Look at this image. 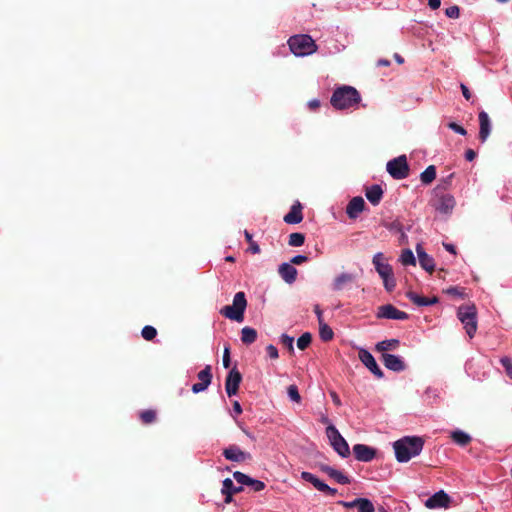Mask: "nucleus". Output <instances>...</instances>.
Returning a JSON list of instances; mask_svg holds the SVG:
<instances>
[{"instance_id": "1", "label": "nucleus", "mask_w": 512, "mask_h": 512, "mask_svg": "<svg viewBox=\"0 0 512 512\" xmlns=\"http://www.w3.org/2000/svg\"><path fill=\"white\" fill-rule=\"evenodd\" d=\"M424 441L421 437L406 436L394 442L393 448L398 462H408L420 454Z\"/></svg>"}, {"instance_id": "2", "label": "nucleus", "mask_w": 512, "mask_h": 512, "mask_svg": "<svg viewBox=\"0 0 512 512\" xmlns=\"http://www.w3.org/2000/svg\"><path fill=\"white\" fill-rule=\"evenodd\" d=\"M457 318L462 323L467 335L472 338L477 331V309L474 303L459 306Z\"/></svg>"}, {"instance_id": "3", "label": "nucleus", "mask_w": 512, "mask_h": 512, "mask_svg": "<svg viewBox=\"0 0 512 512\" xmlns=\"http://www.w3.org/2000/svg\"><path fill=\"white\" fill-rule=\"evenodd\" d=\"M429 205L435 212L446 215L448 212V183L441 179L440 183L433 189Z\"/></svg>"}, {"instance_id": "4", "label": "nucleus", "mask_w": 512, "mask_h": 512, "mask_svg": "<svg viewBox=\"0 0 512 512\" xmlns=\"http://www.w3.org/2000/svg\"><path fill=\"white\" fill-rule=\"evenodd\" d=\"M247 307V300L244 292H237L233 298V304L224 306L220 313L230 319L237 322H242L244 319V312Z\"/></svg>"}, {"instance_id": "5", "label": "nucleus", "mask_w": 512, "mask_h": 512, "mask_svg": "<svg viewBox=\"0 0 512 512\" xmlns=\"http://www.w3.org/2000/svg\"><path fill=\"white\" fill-rule=\"evenodd\" d=\"M326 434L333 449L343 458L350 455L349 445L334 425L326 428Z\"/></svg>"}, {"instance_id": "6", "label": "nucleus", "mask_w": 512, "mask_h": 512, "mask_svg": "<svg viewBox=\"0 0 512 512\" xmlns=\"http://www.w3.org/2000/svg\"><path fill=\"white\" fill-rule=\"evenodd\" d=\"M388 173L397 180L406 178L409 175V166L405 155L390 160L387 163Z\"/></svg>"}, {"instance_id": "7", "label": "nucleus", "mask_w": 512, "mask_h": 512, "mask_svg": "<svg viewBox=\"0 0 512 512\" xmlns=\"http://www.w3.org/2000/svg\"><path fill=\"white\" fill-rule=\"evenodd\" d=\"M376 316L379 319L384 318L394 320H406L409 318V315L406 312L397 309L392 304L379 306Z\"/></svg>"}, {"instance_id": "8", "label": "nucleus", "mask_w": 512, "mask_h": 512, "mask_svg": "<svg viewBox=\"0 0 512 512\" xmlns=\"http://www.w3.org/2000/svg\"><path fill=\"white\" fill-rule=\"evenodd\" d=\"M360 361L367 367V369L377 378H383L384 373L378 366L373 355L366 349H360L358 353Z\"/></svg>"}, {"instance_id": "9", "label": "nucleus", "mask_w": 512, "mask_h": 512, "mask_svg": "<svg viewBox=\"0 0 512 512\" xmlns=\"http://www.w3.org/2000/svg\"><path fill=\"white\" fill-rule=\"evenodd\" d=\"M241 381V373L236 368L231 369L225 380V390L229 397L238 393Z\"/></svg>"}, {"instance_id": "10", "label": "nucleus", "mask_w": 512, "mask_h": 512, "mask_svg": "<svg viewBox=\"0 0 512 512\" xmlns=\"http://www.w3.org/2000/svg\"><path fill=\"white\" fill-rule=\"evenodd\" d=\"M223 456L225 459L232 462H245L252 458L251 454L241 450L237 445H230L223 450Z\"/></svg>"}, {"instance_id": "11", "label": "nucleus", "mask_w": 512, "mask_h": 512, "mask_svg": "<svg viewBox=\"0 0 512 512\" xmlns=\"http://www.w3.org/2000/svg\"><path fill=\"white\" fill-rule=\"evenodd\" d=\"M353 454L358 461L370 462L375 458L377 450L365 444H355Z\"/></svg>"}, {"instance_id": "12", "label": "nucleus", "mask_w": 512, "mask_h": 512, "mask_svg": "<svg viewBox=\"0 0 512 512\" xmlns=\"http://www.w3.org/2000/svg\"><path fill=\"white\" fill-rule=\"evenodd\" d=\"M381 360L387 369L392 370L394 372H401L406 369V364L400 356L389 353H383L381 356Z\"/></svg>"}, {"instance_id": "13", "label": "nucleus", "mask_w": 512, "mask_h": 512, "mask_svg": "<svg viewBox=\"0 0 512 512\" xmlns=\"http://www.w3.org/2000/svg\"><path fill=\"white\" fill-rule=\"evenodd\" d=\"M428 509L448 508V494L444 490H440L425 501Z\"/></svg>"}, {"instance_id": "14", "label": "nucleus", "mask_w": 512, "mask_h": 512, "mask_svg": "<svg viewBox=\"0 0 512 512\" xmlns=\"http://www.w3.org/2000/svg\"><path fill=\"white\" fill-rule=\"evenodd\" d=\"M364 208V199L360 196H357L349 201L346 207V213L350 219H356L359 216V214L364 210Z\"/></svg>"}, {"instance_id": "15", "label": "nucleus", "mask_w": 512, "mask_h": 512, "mask_svg": "<svg viewBox=\"0 0 512 512\" xmlns=\"http://www.w3.org/2000/svg\"><path fill=\"white\" fill-rule=\"evenodd\" d=\"M318 467L322 472L326 473L330 478L334 479L339 484L345 485L350 484L351 482L348 476L344 475L342 472L334 469L331 466L319 463Z\"/></svg>"}, {"instance_id": "16", "label": "nucleus", "mask_w": 512, "mask_h": 512, "mask_svg": "<svg viewBox=\"0 0 512 512\" xmlns=\"http://www.w3.org/2000/svg\"><path fill=\"white\" fill-rule=\"evenodd\" d=\"M373 264L381 278L393 273L392 267L388 263L384 262V255L381 252H378L373 256Z\"/></svg>"}, {"instance_id": "17", "label": "nucleus", "mask_w": 512, "mask_h": 512, "mask_svg": "<svg viewBox=\"0 0 512 512\" xmlns=\"http://www.w3.org/2000/svg\"><path fill=\"white\" fill-rule=\"evenodd\" d=\"M281 278L288 284L295 282L297 269L291 263H282L278 269Z\"/></svg>"}, {"instance_id": "18", "label": "nucleus", "mask_w": 512, "mask_h": 512, "mask_svg": "<svg viewBox=\"0 0 512 512\" xmlns=\"http://www.w3.org/2000/svg\"><path fill=\"white\" fill-rule=\"evenodd\" d=\"M284 222L287 224H298L303 220L302 206L300 202L292 205L290 211L284 216Z\"/></svg>"}, {"instance_id": "19", "label": "nucleus", "mask_w": 512, "mask_h": 512, "mask_svg": "<svg viewBox=\"0 0 512 512\" xmlns=\"http://www.w3.org/2000/svg\"><path fill=\"white\" fill-rule=\"evenodd\" d=\"M416 251L420 266L427 272L432 273L434 271V260L424 251L420 245H417Z\"/></svg>"}, {"instance_id": "20", "label": "nucleus", "mask_w": 512, "mask_h": 512, "mask_svg": "<svg viewBox=\"0 0 512 512\" xmlns=\"http://www.w3.org/2000/svg\"><path fill=\"white\" fill-rule=\"evenodd\" d=\"M365 196L372 205L376 206L383 197V189L380 185L374 184L366 188Z\"/></svg>"}, {"instance_id": "21", "label": "nucleus", "mask_w": 512, "mask_h": 512, "mask_svg": "<svg viewBox=\"0 0 512 512\" xmlns=\"http://www.w3.org/2000/svg\"><path fill=\"white\" fill-rule=\"evenodd\" d=\"M450 438L453 440V442L461 447L467 446L472 438L471 436L459 429H456L450 433Z\"/></svg>"}, {"instance_id": "22", "label": "nucleus", "mask_w": 512, "mask_h": 512, "mask_svg": "<svg viewBox=\"0 0 512 512\" xmlns=\"http://www.w3.org/2000/svg\"><path fill=\"white\" fill-rule=\"evenodd\" d=\"M399 345L400 341L398 339L383 340L375 345V351L383 354L387 353V351L397 349Z\"/></svg>"}, {"instance_id": "23", "label": "nucleus", "mask_w": 512, "mask_h": 512, "mask_svg": "<svg viewBox=\"0 0 512 512\" xmlns=\"http://www.w3.org/2000/svg\"><path fill=\"white\" fill-rule=\"evenodd\" d=\"M355 280V277L349 273H342L334 279L333 282V290L340 291L347 284L352 283Z\"/></svg>"}, {"instance_id": "24", "label": "nucleus", "mask_w": 512, "mask_h": 512, "mask_svg": "<svg viewBox=\"0 0 512 512\" xmlns=\"http://www.w3.org/2000/svg\"><path fill=\"white\" fill-rule=\"evenodd\" d=\"M408 298L417 306H428L437 302V298H427L424 296H420L415 292H408Z\"/></svg>"}, {"instance_id": "25", "label": "nucleus", "mask_w": 512, "mask_h": 512, "mask_svg": "<svg viewBox=\"0 0 512 512\" xmlns=\"http://www.w3.org/2000/svg\"><path fill=\"white\" fill-rule=\"evenodd\" d=\"M257 339V331L252 327H244L241 330V341L246 344L250 345L254 343Z\"/></svg>"}, {"instance_id": "26", "label": "nucleus", "mask_w": 512, "mask_h": 512, "mask_svg": "<svg viewBox=\"0 0 512 512\" xmlns=\"http://www.w3.org/2000/svg\"><path fill=\"white\" fill-rule=\"evenodd\" d=\"M436 178V168L434 165L428 166L421 174H420V180L423 184L429 185L431 184Z\"/></svg>"}, {"instance_id": "27", "label": "nucleus", "mask_w": 512, "mask_h": 512, "mask_svg": "<svg viewBox=\"0 0 512 512\" xmlns=\"http://www.w3.org/2000/svg\"><path fill=\"white\" fill-rule=\"evenodd\" d=\"M301 478L304 481L311 483L319 491L324 487V484H325L323 481L318 479L315 475H313L310 472H306V471L302 472Z\"/></svg>"}, {"instance_id": "28", "label": "nucleus", "mask_w": 512, "mask_h": 512, "mask_svg": "<svg viewBox=\"0 0 512 512\" xmlns=\"http://www.w3.org/2000/svg\"><path fill=\"white\" fill-rule=\"evenodd\" d=\"M139 418L145 425L152 424L156 421L157 413L153 409L144 410L140 412Z\"/></svg>"}, {"instance_id": "29", "label": "nucleus", "mask_w": 512, "mask_h": 512, "mask_svg": "<svg viewBox=\"0 0 512 512\" xmlns=\"http://www.w3.org/2000/svg\"><path fill=\"white\" fill-rule=\"evenodd\" d=\"M319 335L323 341L328 342L333 339L334 333L329 325L325 322H321L319 323Z\"/></svg>"}, {"instance_id": "30", "label": "nucleus", "mask_w": 512, "mask_h": 512, "mask_svg": "<svg viewBox=\"0 0 512 512\" xmlns=\"http://www.w3.org/2000/svg\"><path fill=\"white\" fill-rule=\"evenodd\" d=\"M197 377L199 379V382L206 386H209L212 380L211 366H205V368L197 374Z\"/></svg>"}, {"instance_id": "31", "label": "nucleus", "mask_w": 512, "mask_h": 512, "mask_svg": "<svg viewBox=\"0 0 512 512\" xmlns=\"http://www.w3.org/2000/svg\"><path fill=\"white\" fill-rule=\"evenodd\" d=\"M305 242V235L303 233L294 232L289 235L288 244L292 247L302 246Z\"/></svg>"}, {"instance_id": "32", "label": "nucleus", "mask_w": 512, "mask_h": 512, "mask_svg": "<svg viewBox=\"0 0 512 512\" xmlns=\"http://www.w3.org/2000/svg\"><path fill=\"white\" fill-rule=\"evenodd\" d=\"M242 491H243V487L242 486L236 487L230 478H226L223 481V486H222L221 492H232V494H237Z\"/></svg>"}, {"instance_id": "33", "label": "nucleus", "mask_w": 512, "mask_h": 512, "mask_svg": "<svg viewBox=\"0 0 512 512\" xmlns=\"http://www.w3.org/2000/svg\"><path fill=\"white\" fill-rule=\"evenodd\" d=\"M312 342V335L309 332L303 333L297 340V347L305 350Z\"/></svg>"}, {"instance_id": "34", "label": "nucleus", "mask_w": 512, "mask_h": 512, "mask_svg": "<svg viewBox=\"0 0 512 512\" xmlns=\"http://www.w3.org/2000/svg\"><path fill=\"white\" fill-rule=\"evenodd\" d=\"M400 260L403 265H415L416 263L414 254L410 249H406L402 252Z\"/></svg>"}, {"instance_id": "35", "label": "nucleus", "mask_w": 512, "mask_h": 512, "mask_svg": "<svg viewBox=\"0 0 512 512\" xmlns=\"http://www.w3.org/2000/svg\"><path fill=\"white\" fill-rule=\"evenodd\" d=\"M244 236H245V239L246 241L249 243V250L253 253V254H259L261 252L260 250V247L259 245L253 240V237H252V234L245 230L244 231Z\"/></svg>"}, {"instance_id": "36", "label": "nucleus", "mask_w": 512, "mask_h": 512, "mask_svg": "<svg viewBox=\"0 0 512 512\" xmlns=\"http://www.w3.org/2000/svg\"><path fill=\"white\" fill-rule=\"evenodd\" d=\"M142 337L147 341H152L157 336V330L153 326L146 325L141 331Z\"/></svg>"}, {"instance_id": "37", "label": "nucleus", "mask_w": 512, "mask_h": 512, "mask_svg": "<svg viewBox=\"0 0 512 512\" xmlns=\"http://www.w3.org/2000/svg\"><path fill=\"white\" fill-rule=\"evenodd\" d=\"M358 512H375V508L371 500L363 498L357 507Z\"/></svg>"}, {"instance_id": "38", "label": "nucleus", "mask_w": 512, "mask_h": 512, "mask_svg": "<svg viewBox=\"0 0 512 512\" xmlns=\"http://www.w3.org/2000/svg\"><path fill=\"white\" fill-rule=\"evenodd\" d=\"M384 287L388 292H391L396 287V280L393 273L382 278Z\"/></svg>"}, {"instance_id": "39", "label": "nucleus", "mask_w": 512, "mask_h": 512, "mask_svg": "<svg viewBox=\"0 0 512 512\" xmlns=\"http://www.w3.org/2000/svg\"><path fill=\"white\" fill-rule=\"evenodd\" d=\"M287 393L292 401L297 403L301 401V396L296 385H290L287 389Z\"/></svg>"}, {"instance_id": "40", "label": "nucleus", "mask_w": 512, "mask_h": 512, "mask_svg": "<svg viewBox=\"0 0 512 512\" xmlns=\"http://www.w3.org/2000/svg\"><path fill=\"white\" fill-rule=\"evenodd\" d=\"M233 477L234 479L241 485H246L248 486L250 481H251V477L242 473V472H239V471H236L233 473Z\"/></svg>"}, {"instance_id": "41", "label": "nucleus", "mask_w": 512, "mask_h": 512, "mask_svg": "<svg viewBox=\"0 0 512 512\" xmlns=\"http://www.w3.org/2000/svg\"><path fill=\"white\" fill-rule=\"evenodd\" d=\"M363 498H356L353 501H338L337 504L343 506L346 509L357 508Z\"/></svg>"}, {"instance_id": "42", "label": "nucleus", "mask_w": 512, "mask_h": 512, "mask_svg": "<svg viewBox=\"0 0 512 512\" xmlns=\"http://www.w3.org/2000/svg\"><path fill=\"white\" fill-rule=\"evenodd\" d=\"M502 366L505 369L506 374L512 379V361L508 357H503L500 360Z\"/></svg>"}, {"instance_id": "43", "label": "nucleus", "mask_w": 512, "mask_h": 512, "mask_svg": "<svg viewBox=\"0 0 512 512\" xmlns=\"http://www.w3.org/2000/svg\"><path fill=\"white\" fill-rule=\"evenodd\" d=\"M293 342H294L293 337H290L287 334H282L281 343L291 352L294 350Z\"/></svg>"}, {"instance_id": "44", "label": "nucleus", "mask_w": 512, "mask_h": 512, "mask_svg": "<svg viewBox=\"0 0 512 512\" xmlns=\"http://www.w3.org/2000/svg\"><path fill=\"white\" fill-rule=\"evenodd\" d=\"M479 124H480V128H489L490 127V119L486 112H481L479 114Z\"/></svg>"}, {"instance_id": "45", "label": "nucleus", "mask_w": 512, "mask_h": 512, "mask_svg": "<svg viewBox=\"0 0 512 512\" xmlns=\"http://www.w3.org/2000/svg\"><path fill=\"white\" fill-rule=\"evenodd\" d=\"M248 486H250L254 491L258 492L265 488V483L260 480L251 478V481Z\"/></svg>"}, {"instance_id": "46", "label": "nucleus", "mask_w": 512, "mask_h": 512, "mask_svg": "<svg viewBox=\"0 0 512 512\" xmlns=\"http://www.w3.org/2000/svg\"><path fill=\"white\" fill-rule=\"evenodd\" d=\"M266 351H267L268 356L271 359H277L279 357L278 349L274 345H272V344H269L266 347Z\"/></svg>"}, {"instance_id": "47", "label": "nucleus", "mask_w": 512, "mask_h": 512, "mask_svg": "<svg viewBox=\"0 0 512 512\" xmlns=\"http://www.w3.org/2000/svg\"><path fill=\"white\" fill-rule=\"evenodd\" d=\"M308 261V257L305 255H296L293 258H291L290 263L294 265H300L304 262Z\"/></svg>"}, {"instance_id": "48", "label": "nucleus", "mask_w": 512, "mask_h": 512, "mask_svg": "<svg viewBox=\"0 0 512 512\" xmlns=\"http://www.w3.org/2000/svg\"><path fill=\"white\" fill-rule=\"evenodd\" d=\"M223 366L225 368H229V366H230V349H229V347H225V349H224Z\"/></svg>"}, {"instance_id": "49", "label": "nucleus", "mask_w": 512, "mask_h": 512, "mask_svg": "<svg viewBox=\"0 0 512 512\" xmlns=\"http://www.w3.org/2000/svg\"><path fill=\"white\" fill-rule=\"evenodd\" d=\"M466 295L465 293V290L464 289H459V288H450V296L452 297H464Z\"/></svg>"}, {"instance_id": "50", "label": "nucleus", "mask_w": 512, "mask_h": 512, "mask_svg": "<svg viewBox=\"0 0 512 512\" xmlns=\"http://www.w3.org/2000/svg\"><path fill=\"white\" fill-rule=\"evenodd\" d=\"M208 386L202 384L201 382H198V383H195L193 386H192V391L194 393H199V392H202L204 391L205 389H207Z\"/></svg>"}, {"instance_id": "51", "label": "nucleus", "mask_w": 512, "mask_h": 512, "mask_svg": "<svg viewBox=\"0 0 512 512\" xmlns=\"http://www.w3.org/2000/svg\"><path fill=\"white\" fill-rule=\"evenodd\" d=\"M208 386L202 384L201 382H198V383H195L193 386H192V391L194 393H199V392H202L204 391L205 389H207Z\"/></svg>"}, {"instance_id": "52", "label": "nucleus", "mask_w": 512, "mask_h": 512, "mask_svg": "<svg viewBox=\"0 0 512 512\" xmlns=\"http://www.w3.org/2000/svg\"><path fill=\"white\" fill-rule=\"evenodd\" d=\"M320 491L330 496H334L337 493V490L335 488H331L327 484H324V487Z\"/></svg>"}, {"instance_id": "53", "label": "nucleus", "mask_w": 512, "mask_h": 512, "mask_svg": "<svg viewBox=\"0 0 512 512\" xmlns=\"http://www.w3.org/2000/svg\"><path fill=\"white\" fill-rule=\"evenodd\" d=\"M314 312H315V314L317 316L318 323L324 322V320H323V313H322V310H321V308H320V306L318 304H316L314 306Z\"/></svg>"}, {"instance_id": "54", "label": "nucleus", "mask_w": 512, "mask_h": 512, "mask_svg": "<svg viewBox=\"0 0 512 512\" xmlns=\"http://www.w3.org/2000/svg\"><path fill=\"white\" fill-rule=\"evenodd\" d=\"M476 158V152L473 149H468L465 152V159L469 162L473 161Z\"/></svg>"}, {"instance_id": "55", "label": "nucleus", "mask_w": 512, "mask_h": 512, "mask_svg": "<svg viewBox=\"0 0 512 512\" xmlns=\"http://www.w3.org/2000/svg\"><path fill=\"white\" fill-rule=\"evenodd\" d=\"M330 396H331L332 401L334 402V404L336 406H340L341 405V400H340L339 396L337 395V393L335 391H331L330 392Z\"/></svg>"}, {"instance_id": "56", "label": "nucleus", "mask_w": 512, "mask_h": 512, "mask_svg": "<svg viewBox=\"0 0 512 512\" xmlns=\"http://www.w3.org/2000/svg\"><path fill=\"white\" fill-rule=\"evenodd\" d=\"M461 90H462V94H463L464 98L466 100H470L471 93H470L469 89L467 88V86H465L464 84H461Z\"/></svg>"}, {"instance_id": "57", "label": "nucleus", "mask_w": 512, "mask_h": 512, "mask_svg": "<svg viewBox=\"0 0 512 512\" xmlns=\"http://www.w3.org/2000/svg\"><path fill=\"white\" fill-rule=\"evenodd\" d=\"M459 17V8L457 6H450V18Z\"/></svg>"}, {"instance_id": "58", "label": "nucleus", "mask_w": 512, "mask_h": 512, "mask_svg": "<svg viewBox=\"0 0 512 512\" xmlns=\"http://www.w3.org/2000/svg\"><path fill=\"white\" fill-rule=\"evenodd\" d=\"M490 130H480L479 139L481 142H485L489 136Z\"/></svg>"}, {"instance_id": "59", "label": "nucleus", "mask_w": 512, "mask_h": 512, "mask_svg": "<svg viewBox=\"0 0 512 512\" xmlns=\"http://www.w3.org/2000/svg\"><path fill=\"white\" fill-rule=\"evenodd\" d=\"M233 411L236 413V414H241L242 413V408H241V405L238 401H235L233 403Z\"/></svg>"}, {"instance_id": "60", "label": "nucleus", "mask_w": 512, "mask_h": 512, "mask_svg": "<svg viewBox=\"0 0 512 512\" xmlns=\"http://www.w3.org/2000/svg\"><path fill=\"white\" fill-rule=\"evenodd\" d=\"M223 495H225V503H231L232 502V492H222Z\"/></svg>"}, {"instance_id": "61", "label": "nucleus", "mask_w": 512, "mask_h": 512, "mask_svg": "<svg viewBox=\"0 0 512 512\" xmlns=\"http://www.w3.org/2000/svg\"><path fill=\"white\" fill-rule=\"evenodd\" d=\"M225 260H226V261H228V262H234V261H235V258H234L233 256H227V257L225 258Z\"/></svg>"}, {"instance_id": "62", "label": "nucleus", "mask_w": 512, "mask_h": 512, "mask_svg": "<svg viewBox=\"0 0 512 512\" xmlns=\"http://www.w3.org/2000/svg\"><path fill=\"white\" fill-rule=\"evenodd\" d=\"M449 250H450V253H453V254H455V253H456V252H455V248H454V246H452V245H450Z\"/></svg>"}, {"instance_id": "63", "label": "nucleus", "mask_w": 512, "mask_h": 512, "mask_svg": "<svg viewBox=\"0 0 512 512\" xmlns=\"http://www.w3.org/2000/svg\"><path fill=\"white\" fill-rule=\"evenodd\" d=\"M456 131L459 132L461 135L467 134V130H456Z\"/></svg>"}, {"instance_id": "64", "label": "nucleus", "mask_w": 512, "mask_h": 512, "mask_svg": "<svg viewBox=\"0 0 512 512\" xmlns=\"http://www.w3.org/2000/svg\"><path fill=\"white\" fill-rule=\"evenodd\" d=\"M450 128H461L460 126H458L457 124L455 123H450Z\"/></svg>"}]
</instances>
